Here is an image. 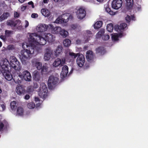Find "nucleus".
<instances>
[{
    "instance_id": "19",
    "label": "nucleus",
    "mask_w": 148,
    "mask_h": 148,
    "mask_svg": "<svg viewBox=\"0 0 148 148\" xmlns=\"http://www.w3.org/2000/svg\"><path fill=\"white\" fill-rule=\"evenodd\" d=\"M96 53L99 56H102L106 52L104 48L102 47H99L95 49Z\"/></svg>"
},
{
    "instance_id": "16",
    "label": "nucleus",
    "mask_w": 148,
    "mask_h": 148,
    "mask_svg": "<svg viewBox=\"0 0 148 148\" xmlns=\"http://www.w3.org/2000/svg\"><path fill=\"white\" fill-rule=\"evenodd\" d=\"M5 77V78L8 81H10L12 79L13 77L9 71V69L8 70L1 72Z\"/></svg>"
},
{
    "instance_id": "31",
    "label": "nucleus",
    "mask_w": 148,
    "mask_h": 148,
    "mask_svg": "<svg viewBox=\"0 0 148 148\" xmlns=\"http://www.w3.org/2000/svg\"><path fill=\"white\" fill-rule=\"evenodd\" d=\"M59 34L63 37H66L68 35V32L65 30L62 29L61 28Z\"/></svg>"
},
{
    "instance_id": "48",
    "label": "nucleus",
    "mask_w": 148,
    "mask_h": 148,
    "mask_svg": "<svg viewBox=\"0 0 148 148\" xmlns=\"http://www.w3.org/2000/svg\"><path fill=\"white\" fill-rule=\"evenodd\" d=\"M6 36H5V35H1L0 36V38L1 39L3 40L4 41L6 39Z\"/></svg>"
},
{
    "instance_id": "4",
    "label": "nucleus",
    "mask_w": 148,
    "mask_h": 148,
    "mask_svg": "<svg viewBox=\"0 0 148 148\" xmlns=\"http://www.w3.org/2000/svg\"><path fill=\"white\" fill-rule=\"evenodd\" d=\"M0 65L1 67V72L6 71L9 69V67H10V63L6 58L2 59Z\"/></svg>"
},
{
    "instance_id": "20",
    "label": "nucleus",
    "mask_w": 148,
    "mask_h": 148,
    "mask_svg": "<svg viewBox=\"0 0 148 148\" xmlns=\"http://www.w3.org/2000/svg\"><path fill=\"white\" fill-rule=\"evenodd\" d=\"M86 58L87 61L90 62H91L94 58V55L92 51L89 50L86 53Z\"/></svg>"
},
{
    "instance_id": "37",
    "label": "nucleus",
    "mask_w": 148,
    "mask_h": 148,
    "mask_svg": "<svg viewBox=\"0 0 148 148\" xmlns=\"http://www.w3.org/2000/svg\"><path fill=\"white\" fill-rule=\"evenodd\" d=\"M12 31L6 30L5 31V35L6 37H9L10 36L11 34H12Z\"/></svg>"
},
{
    "instance_id": "61",
    "label": "nucleus",
    "mask_w": 148,
    "mask_h": 148,
    "mask_svg": "<svg viewBox=\"0 0 148 148\" xmlns=\"http://www.w3.org/2000/svg\"><path fill=\"white\" fill-rule=\"evenodd\" d=\"M26 6H23L21 7V9H23L24 10H25L26 8Z\"/></svg>"
},
{
    "instance_id": "17",
    "label": "nucleus",
    "mask_w": 148,
    "mask_h": 148,
    "mask_svg": "<svg viewBox=\"0 0 148 148\" xmlns=\"http://www.w3.org/2000/svg\"><path fill=\"white\" fill-rule=\"evenodd\" d=\"M47 91V88L46 85L44 83H41L38 89L39 94L45 93Z\"/></svg>"
},
{
    "instance_id": "58",
    "label": "nucleus",
    "mask_w": 148,
    "mask_h": 148,
    "mask_svg": "<svg viewBox=\"0 0 148 148\" xmlns=\"http://www.w3.org/2000/svg\"><path fill=\"white\" fill-rule=\"evenodd\" d=\"M85 68L86 69H87L89 67V64H85Z\"/></svg>"
},
{
    "instance_id": "56",
    "label": "nucleus",
    "mask_w": 148,
    "mask_h": 148,
    "mask_svg": "<svg viewBox=\"0 0 148 148\" xmlns=\"http://www.w3.org/2000/svg\"><path fill=\"white\" fill-rule=\"evenodd\" d=\"M65 16V14H63L62 16V17H64V16ZM62 20L64 22H66V21H65V20L64 18H63V17H62Z\"/></svg>"
},
{
    "instance_id": "10",
    "label": "nucleus",
    "mask_w": 148,
    "mask_h": 148,
    "mask_svg": "<svg viewBox=\"0 0 148 148\" xmlns=\"http://www.w3.org/2000/svg\"><path fill=\"white\" fill-rule=\"evenodd\" d=\"M35 66L39 70H40L42 73L46 72L47 71L48 67L46 65L42 66V64L39 62H36L35 63Z\"/></svg>"
},
{
    "instance_id": "41",
    "label": "nucleus",
    "mask_w": 148,
    "mask_h": 148,
    "mask_svg": "<svg viewBox=\"0 0 148 148\" xmlns=\"http://www.w3.org/2000/svg\"><path fill=\"white\" fill-rule=\"evenodd\" d=\"M127 26V25L125 23H121L120 25V29L121 30H123Z\"/></svg>"
},
{
    "instance_id": "24",
    "label": "nucleus",
    "mask_w": 148,
    "mask_h": 148,
    "mask_svg": "<svg viewBox=\"0 0 148 148\" xmlns=\"http://www.w3.org/2000/svg\"><path fill=\"white\" fill-rule=\"evenodd\" d=\"M41 12L42 15L45 17H48L50 15V12L48 10L42 9Z\"/></svg>"
},
{
    "instance_id": "59",
    "label": "nucleus",
    "mask_w": 148,
    "mask_h": 148,
    "mask_svg": "<svg viewBox=\"0 0 148 148\" xmlns=\"http://www.w3.org/2000/svg\"><path fill=\"white\" fill-rule=\"evenodd\" d=\"M76 42L77 44L80 43V42H81L80 40H77L76 41Z\"/></svg>"
},
{
    "instance_id": "45",
    "label": "nucleus",
    "mask_w": 148,
    "mask_h": 148,
    "mask_svg": "<svg viewBox=\"0 0 148 148\" xmlns=\"http://www.w3.org/2000/svg\"><path fill=\"white\" fill-rule=\"evenodd\" d=\"M4 126V125L3 123L0 121V131H1L3 130Z\"/></svg>"
},
{
    "instance_id": "7",
    "label": "nucleus",
    "mask_w": 148,
    "mask_h": 148,
    "mask_svg": "<svg viewBox=\"0 0 148 148\" xmlns=\"http://www.w3.org/2000/svg\"><path fill=\"white\" fill-rule=\"evenodd\" d=\"M85 59L84 56L82 54H79L77 57L76 62L78 66L82 67L84 64Z\"/></svg>"
},
{
    "instance_id": "26",
    "label": "nucleus",
    "mask_w": 148,
    "mask_h": 148,
    "mask_svg": "<svg viewBox=\"0 0 148 148\" xmlns=\"http://www.w3.org/2000/svg\"><path fill=\"white\" fill-rule=\"evenodd\" d=\"M62 46L59 45L58 46L55 51V54L56 56H58L60 54L62 51Z\"/></svg>"
},
{
    "instance_id": "28",
    "label": "nucleus",
    "mask_w": 148,
    "mask_h": 148,
    "mask_svg": "<svg viewBox=\"0 0 148 148\" xmlns=\"http://www.w3.org/2000/svg\"><path fill=\"white\" fill-rule=\"evenodd\" d=\"M10 16V14L8 12L3 13L0 16V22H1L3 20L7 18Z\"/></svg>"
},
{
    "instance_id": "33",
    "label": "nucleus",
    "mask_w": 148,
    "mask_h": 148,
    "mask_svg": "<svg viewBox=\"0 0 148 148\" xmlns=\"http://www.w3.org/2000/svg\"><path fill=\"white\" fill-rule=\"evenodd\" d=\"M106 29L107 30L110 32H112L113 30V25L112 23H110L107 25Z\"/></svg>"
},
{
    "instance_id": "9",
    "label": "nucleus",
    "mask_w": 148,
    "mask_h": 148,
    "mask_svg": "<svg viewBox=\"0 0 148 148\" xmlns=\"http://www.w3.org/2000/svg\"><path fill=\"white\" fill-rule=\"evenodd\" d=\"M77 18L80 19H82L85 16L86 12L85 10L82 8L78 9L76 13Z\"/></svg>"
},
{
    "instance_id": "21",
    "label": "nucleus",
    "mask_w": 148,
    "mask_h": 148,
    "mask_svg": "<svg viewBox=\"0 0 148 148\" xmlns=\"http://www.w3.org/2000/svg\"><path fill=\"white\" fill-rule=\"evenodd\" d=\"M32 77L33 79L35 81H39L40 78V73L37 71H34L33 73Z\"/></svg>"
},
{
    "instance_id": "54",
    "label": "nucleus",
    "mask_w": 148,
    "mask_h": 148,
    "mask_svg": "<svg viewBox=\"0 0 148 148\" xmlns=\"http://www.w3.org/2000/svg\"><path fill=\"white\" fill-rule=\"evenodd\" d=\"M30 98V96L29 95H26L25 97V99L27 100L28 99Z\"/></svg>"
},
{
    "instance_id": "53",
    "label": "nucleus",
    "mask_w": 148,
    "mask_h": 148,
    "mask_svg": "<svg viewBox=\"0 0 148 148\" xmlns=\"http://www.w3.org/2000/svg\"><path fill=\"white\" fill-rule=\"evenodd\" d=\"M38 84L36 83H34L33 87L34 88H36L38 87Z\"/></svg>"
},
{
    "instance_id": "15",
    "label": "nucleus",
    "mask_w": 148,
    "mask_h": 148,
    "mask_svg": "<svg viewBox=\"0 0 148 148\" xmlns=\"http://www.w3.org/2000/svg\"><path fill=\"white\" fill-rule=\"evenodd\" d=\"M46 53H45L44 56V59L45 60H49L50 59L51 55H52L53 52L49 48H47L45 50Z\"/></svg>"
},
{
    "instance_id": "40",
    "label": "nucleus",
    "mask_w": 148,
    "mask_h": 148,
    "mask_svg": "<svg viewBox=\"0 0 148 148\" xmlns=\"http://www.w3.org/2000/svg\"><path fill=\"white\" fill-rule=\"evenodd\" d=\"M106 12L111 15H114L115 14V12L112 11L110 9L109 7H107L106 8Z\"/></svg>"
},
{
    "instance_id": "13",
    "label": "nucleus",
    "mask_w": 148,
    "mask_h": 148,
    "mask_svg": "<svg viewBox=\"0 0 148 148\" xmlns=\"http://www.w3.org/2000/svg\"><path fill=\"white\" fill-rule=\"evenodd\" d=\"M16 92L19 95H23L26 93V91L22 85H19L16 87Z\"/></svg>"
},
{
    "instance_id": "49",
    "label": "nucleus",
    "mask_w": 148,
    "mask_h": 148,
    "mask_svg": "<svg viewBox=\"0 0 148 148\" xmlns=\"http://www.w3.org/2000/svg\"><path fill=\"white\" fill-rule=\"evenodd\" d=\"M8 48L9 50H12L14 49V47L13 45H8Z\"/></svg>"
},
{
    "instance_id": "14",
    "label": "nucleus",
    "mask_w": 148,
    "mask_h": 148,
    "mask_svg": "<svg viewBox=\"0 0 148 148\" xmlns=\"http://www.w3.org/2000/svg\"><path fill=\"white\" fill-rule=\"evenodd\" d=\"M61 28L59 27H54L51 24L49 25V29L51 31L52 33L54 34H57L59 33L61 30Z\"/></svg>"
},
{
    "instance_id": "46",
    "label": "nucleus",
    "mask_w": 148,
    "mask_h": 148,
    "mask_svg": "<svg viewBox=\"0 0 148 148\" xmlns=\"http://www.w3.org/2000/svg\"><path fill=\"white\" fill-rule=\"evenodd\" d=\"M114 29L116 31H117L118 30H121V29H120V25H115L114 27Z\"/></svg>"
},
{
    "instance_id": "6",
    "label": "nucleus",
    "mask_w": 148,
    "mask_h": 148,
    "mask_svg": "<svg viewBox=\"0 0 148 148\" xmlns=\"http://www.w3.org/2000/svg\"><path fill=\"white\" fill-rule=\"evenodd\" d=\"M19 77H21L22 80L24 79L27 81H30L31 80L32 76L30 73L27 71H24L22 73H19Z\"/></svg>"
},
{
    "instance_id": "11",
    "label": "nucleus",
    "mask_w": 148,
    "mask_h": 148,
    "mask_svg": "<svg viewBox=\"0 0 148 148\" xmlns=\"http://www.w3.org/2000/svg\"><path fill=\"white\" fill-rule=\"evenodd\" d=\"M122 3V0H113L112 3V7L113 9L118 10L121 7Z\"/></svg>"
},
{
    "instance_id": "51",
    "label": "nucleus",
    "mask_w": 148,
    "mask_h": 148,
    "mask_svg": "<svg viewBox=\"0 0 148 148\" xmlns=\"http://www.w3.org/2000/svg\"><path fill=\"white\" fill-rule=\"evenodd\" d=\"M1 107L2 108V111H4L6 108V106L5 104L1 105Z\"/></svg>"
},
{
    "instance_id": "44",
    "label": "nucleus",
    "mask_w": 148,
    "mask_h": 148,
    "mask_svg": "<svg viewBox=\"0 0 148 148\" xmlns=\"http://www.w3.org/2000/svg\"><path fill=\"white\" fill-rule=\"evenodd\" d=\"M118 34H114L112 36V40H118Z\"/></svg>"
},
{
    "instance_id": "64",
    "label": "nucleus",
    "mask_w": 148,
    "mask_h": 148,
    "mask_svg": "<svg viewBox=\"0 0 148 148\" xmlns=\"http://www.w3.org/2000/svg\"><path fill=\"white\" fill-rule=\"evenodd\" d=\"M97 1L99 2H102L104 0H97Z\"/></svg>"
},
{
    "instance_id": "39",
    "label": "nucleus",
    "mask_w": 148,
    "mask_h": 148,
    "mask_svg": "<svg viewBox=\"0 0 148 148\" xmlns=\"http://www.w3.org/2000/svg\"><path fill=\"white\" fill-rule=\"evenodd\" d=\"M79 53H75L73 52H70L69 53V55L71 56L73 59H75L77 57Z\"/></svg>"
},
{
    "instance_id": "60",
    "label": "nucleus",
    "mask_w": 148,
    "mask_h": 148,
    "mask_svg": "<svg viewBox=\"0 0 148 148\" xmlns=\"http://www.w3.org/2000/svg\"><path fill=\"white\" fill-rule=\"evenodd\" d=\"M21 3H23L24 2L25 0H18Z\"/></svg>"
},
{
    "instance_id": "2",
    "label": "nucleus",
    "mask_w": 148,
    "mask_h": 148,
    "mask_svg": "<svg viewBox=\"0 0 148 148\" xmlns=\"http://www.w3.org/2000/svg\"><path fill=\"white\" fill-rule=\"evenodd\" d=\"M29 43L31 50L29 48V50L24 49L21 51V56L20 58L22 63H25L26 60L30 58L31 55L34 52L35 48V45L30 42Z\"/></svg>"
},
{
    "instance_id": "12",
    "label": "nucleus",
    "mask_w": 148,
    "mask_h": 148,
    "mask_svg": "<svg viewBox=\"0 0 148 148\" xmlns=\"http://www.w3.org/2000/svg\"><path fill=\"white\" fill-rule=\"evenodd\" d=\"M48 28L49 29V25H47L45 24H42L38 25L36 30L38 32H42L46 31Z\"/></svg>"
},
{
    "instance_id": "3",
    "label": "nucleus",
    "mask_w": 148,
    "mask_h": 148,
    "mask_svg": "<svg viewBox=\"0 0 148 148\" xmlns=\"http://www.w3.org/2000/svg\"><path fill=\"white\" fill-rule=\"evenodd\" d=\"M10 66L14 68L15 70H18L20 68V63L17 59L14 57L12 56L10 58Z\"/></svg>"
},
{
    "instance_id": "30",
    "label": "nucleus",
    "mask_w": 148,
    "mask_h": 148,
    "mask_svg": "<svg viewBox=\"0 0 148 148\" xmlns=\"http://www.w3.org/2000/svg\"><path fill=\"white\" fill-rule=\"evenodd\" d=\"M102 25V22L101 21H97L96 22L94 25L95 29H98L100 28Z\"/></svg>"
},
{
    "instance_id": "42",
    "label": "nucleus",
    "mask_w": 148,
    "mask_h": 148,
    "mask_svg": "<svg viewBox=\"0 0 148 148\" xmlns=\"http://www.w3.org/2000/svg\"><path fill=\"white\" fill-rule=\"evenodd\" d=\"M105 32V29H101L97 33L99 36H103V34Z\"/></svg>"
},
{
    "instance_id": "57",
    "label": "nucleus",
    "mask_w": 148,
    "mask_h": 148,
    "mask_svg": "<svg viewBox=\"0 0 148 148\" xmlns=\"http://www.w3.org/2000/svg\"><path fill=\"white\" fill-rule=\"evenodd\" d=\"M71 27L73 29H75L76 28V26L75 25H73L71 26Z\"/></svg>"
},
{
    "instance_id": "29",
    "label": "nucleus",
    "mask_w": 148,
    "mask_h": 148,
    "mask_svg": "<svg viewBox=\"0 0 148 148\" xmlns=\"http://www.w3.org/2000/svg\"><path fill=\"white\" fill-rule=\"evenodd\" d=\"M125 19L127 23H129L131 20L133 21H135L136 20L135 17L134 15H131V17L127 15L125 17Z\"/></svg>"
},
{
    "instance_id": "52",
    "label": "nucleus",
    "mask_w": 148,
    "mask_h": 148,
    "mask_svg": "<svg viewBox=\"0 0 148 148\" xmlns=\"http://www.w3.org/2000/svg\"><path fill=\"white\" fill-rule=\"evenodd\" d=\"M14 15L15 17L18 18L19 16V14L16 12H14Z\"/></svg>"
},
{
    "instance_id": "23",
    "label": "nucleus",
    "mask_w": 148,
    "mask_h": 148,
    "mask_svg": "<svg viewBox=\"0 0 148 148\" xmlns=\"http://www.w3.org/2000/svg\"><path fill=\"white\" fill-rule=\"evenodd\" d=\"M126 2V8L128 10L130 9L133 4V0H125Z\"/></svg>"
},
{
    "instance_id": "38",
    "label": "nucleus",
    "mask_w": 148,
    "mask_h": 148,
    "mask_svg": "<svg viewBox=\"0 0 148 148\" xmlns=\"http://www.w3.org/2000/svg\"><path fill=\"white\" fill-rule=\"evenodd\" d=\"M35 106V105L34 103L31 102L28 103L27 105V107L30 109L34 108Z\"/></svg>"
},
{
    "instance_id": "32",
    "label": "nucleus",
    "mask_w": 148,
    "mask_h": 148,
    "mask_svg": "<svg viewBox=\"0 0 148 148\" xmlns=\"http://www.w3.org/2000/svg\"><path fill=\"white\" fill-rule=\"evenodd\" d=\"M71 41L68 39H66L63 42L64 46L65 47H69L71 43Z\"/></svg>"
},
{
    "instance_id": "27",
    "label": "nucleus",
    "mask_w": 148,
    "mask_h": 148,
    "mask_svg": "<svg viewBox=\"0 0 148 148\" xmlns=\"http://www.w3.org/2000/svg\"><path fill=\"white\" fill-rule=\"evenodd\" d=\"M24 109L21 107H18L17 110L16 114L18 116H22L23 115Z\"/></svg>"
},
{
    "instance_id": "35",
    "label": "nucleus",
    "mask_w": 148,
    "mask_h": 148,
    "mask_svg": "<svg viewBox=\"0 0 148 148\" xmlns=\"http://www.w3.org/2000/svg\"><path fill=\"white\" fill-rule=\"evenodd\" d=\"M10 106L12 110H15L16 109L17 106L16 105L15 101H12L10 103Z\"/></svg>"
},
{
    "instance_id": "47",
    "label": "nucleus",
    "mask_w": 148,
    "mask_h": 148,
    "mask_svg": "<svg viewBox=\"0 0 148 148\" xmlns=\"http://www.w3.org/2000/svg\"><path fill=\"white\" fill-rule=\"evenodd\" d=\"M31 16L33 18H36L38 16V15L37 14L33 13L32 14Z\"/></svg>"
},
{
    "instance_id": "22",
    "label": "nucleus",
    "mask_w": 148,
    "mask_h": 148,
    "mask_svg": "<svg viewBox=\"0 0 148 148\" xmlns=\"http://www.w3.org/2000/svg\"><path fill=\"white\" fill-rule=\"evenodd\" d=\"M12 79L16 84H19L21 83L22 79L19 77V73H17L16 75H14Z\"/></svg>"
},
{
    "instance_id": "25",
    "label": "nucleus",
    "mask_w": 148,
    "mask_h": 148,
    "mask_svg": "<svg viewBox=\"0 0 148 148\" xmlns=\"http://www.w3.org/2000/svg\"><path fill=\"white\" fill-rule=\"evenodd\" d=\"M45 38L47 41L51 42L53 40V36L50 33H45Z\"/></svg>"
},
{
    "instance_id": "36",
    "label": "nucleus",
    "mask_w": 148,
    "mask_h": 148,
    "mask_svg": "<svg viewBox=\"0 0 148 148\" xmlns=\"http://www.w3.org/2000/svg\"><path fill=\"white\" fill-rule=\"evenodd\" d=\"M87 34L88 37L86 38V39L85 40L86 42H87L89 40H90V38L92 36V33L90 31L88 30L87 31Z\"/></svg>"
},
{
    "instance_id": "34",
    "label": "nucleus",
    "mask_w": 148,
    "mask_h": 148,
    "mask_svg": "<svg viewBox=\"0 0 148 148\" xmlns=\"http://www.w3.org/2000/svg\"><path fill=\"white\" fill-rule=\"evenodd\" d=\"M7 23L8 25H10L11 27H15L16 25L14 21L11 20H8L7 22Z\"/></svg>"
},
{
    "instance_id": "18",
    "label": "nucleus",
    "mask_w": 148,
    "mask_h": 148,
    "mask_svg": "<svg viewBox=\"0 0 148 148\" xmlns=\"http://www.w3.org/2000/svg\"><path fill=\"white\" fill-rule=\"evenodd\" d=\"M69 68L67 65H64L62 68V71L61 73V75L62 78L66 77L68 73Z\"/></svg>"
},
{
    "instance_id": "50",
    "label": "nucleus",
    "mask_w": 148,
    "mask_h": 148,
    "mask_svg": "<svg viewBox=\"0 0 148 148\" xmlns=\"http://www.w3.org/2000/svg\"><path fill=\"white\" fill-rule=\"evenodd\" d=\"M28 3L29 5H31L32 7V8H34V4L32 1H29Z\"/></svg>"
},
{
    "instance_id": "43",
    "label": "nucleus",
    "mask_w": 148,
    "mask_h": 148,
    "mask_svg": "<svg viewBox=\"0 0 148 148\" xmlns=\"http://www.w3.org/2000/svg\"><path fill=\"white\" fill-rule=\"evenodd\" d=\"M110 38V36L108 35H103L102 36V39L105 40H107Z\"/></svg>"
},
{
    "instance_id": "8",
    "label": "nucleus",
    "mask_w": 148,
    "mask_h": 148,
    "mask_svg": "<svg viewBox=\"0 0 148 148\" xmlns=\"http://www.w3.org/2000/svg\"><path fill=\"white\" fill-rule=\"evenodd\" d=\"M66 62V59L65 58H63L60 59L59 58L56 59L53 63V65L55 67H57L58 66H62L65 64Z\"/></svg>"
},
{
    "instance_id": "1",
    "label": "nucleus",
    "mask_w": 148,
    "mask_h": 148,
    "mask_svg": "<svg viewBox=\"0 0 148 148\" xmlns=\"http://www.w3.org/2000/svg\"><path fill=\"white\" fill-rule=\"evenodd\" d=\"M29 42L35 45L36 49V46L35 45L39 44L42 45H45L47 42L45 38L41 36H39L36 33H32L29 36Z\"/></svg>"
},
{
    "instance_id": "5",
    "label": "nucleus",
    "mask_w": 148,
    "mask_h": 148,
    "mask_svg": "<svg viewBox=\"0 0 148 148\" xmlns=\"http://www.w3.org/2000/svg\"><path fill=\"white\" fill-rule=\"evenodd\" d=\"M58 81V79L53 76L49 77L48 81V85L49 88L51 89L53 86L56 84Z\"/></svg>"
},
{
    "instance_id": "62",
    "label": "nucleus",
    "mask_w": 148,
    "mask_h": 148,
    "mask_svg": "<svg viewBox=\"0 0 148 148\" xmlns=\"http://www.w3.org/2000/svg\"><path fill=\"white\" fill-rule=\"evenodd\" d=\"M43 2L45 3H47V0H43Z\"/></svg>"
},
{
    "instance_id": "63",
    "label": "nucleus",
    "mask_w": 148,
    "mask_h": 148,
    "mask_svg": "<svg viewBox=\"0 0 148 148\" xmlns=\"http://www.w3.org/2000/svg\"><path fill=\"white\" fill-rule=\"evenodd\" d=\"M3 12V10L1 9H0V15H1Z\"/></svg>"
},
{
    "instance_id": "55",
    "label": "nucleus",
    "mask_w": 148,
    "mask_h": 148,
    "mask_svg": "<svg viewBox=\"0 0 148 148\" xmlns=\"http://www.w3.org/2000/svg\"><path fill=\"white\" fill-rule=\"evenodd\" d=\"M25 22L26 25L25 26V27H27L29 25V23H28V21L26 20L25 21Z\"/></svg>"
}]
</instances>
